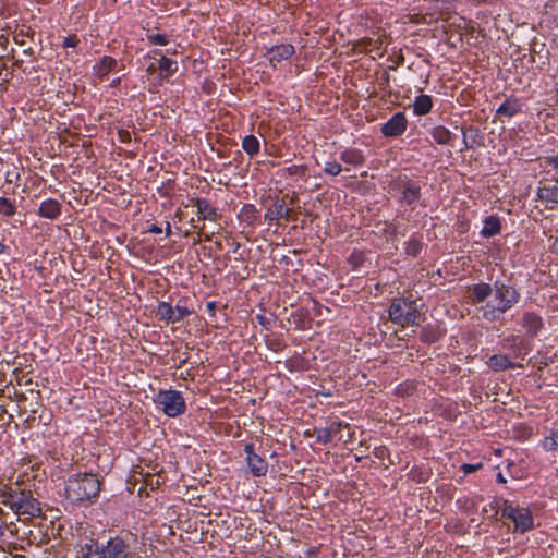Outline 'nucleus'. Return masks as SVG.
<instances>
[{"label": "nucleus", "mask_w": 558, "mask_h": 558, "mask_svg": "<svg viewBox=\"0 0 558 558\" xmlns=\"http://www.w3.org/2000/svg\"><path fill=\"white\" fill-rule=\"evenodd\" d=\"M494 299L487 303L483 311V317L486 320L494 322L499 319L506 312L511 310L521 298L520 292L509 279L508 282L496 280L493 290Z\"/></svg>", "instance_id": "f257e3e1"}, {"label": "nucleus", "mask_w": 558, "mask_h": 558, "mask_svg": "<svg viewBox=\"0 0 558 558\" xmlns=\"http://www.w3.org/2000/svg\"><path fill=\"white\" fill-rule=\"evenodd\" d=\"M99 490L100 482L90 473L73 475L65 483V495L72 502L93 501Z\"/></svg>", "instance_id": "f03ea898"}, {"label": "nucleus", "mask_w": 558, "mask_h": 558, "mask_svg": "<svg viewBox=\"0 0 558 558\" xmlns=\"http://www.w3.org/2000/svg\"><path fill=\"white\" fill-rule=\"evenodd\" d=\"M2 505L8 506L19 520L27 521L41 513L39 501L33 497L29 490H11L3 495Z\"/></svg>", "instance_id": "7ed1b4c3"}, {"label": "nucleus", "mask_w": 558, "mask_h": 558, "mask_svg": "<svg viewBox=\"0 0 558 558\" xmlns=\"http://www.w3.org/2000/svg\"><path fill=\"white\" fill-rule=\"evenodd\" d=\"M84 558H133V553L123 538L116 536L106 544L95 543L87 546Z\"/></svg>", "instance_id": "20e7f679"}, {"label": "nucleus", "mask_w": 558, "mask_h": 558, "mask_svg": "<svg viewBox=\"0 0 558 558\" xmlns=\"http://www.w3.org/2000/svg\"><path fill=\"white\" fill-rule=\"evenodd\" d=\"M389 318L401 326L420 325L421 313L415 301L399 298L393 299L389 306Z\"/></svg>", "instance_id": "39448f33"}, {"label": "nucleus", "mask_w": 558, "mask_h": 558, "mask_svg": "<svg viewBox=\"0 0 558 558\" xmlns=\"http://www.w3.org/2000/svg\"><path fill=\"white\" fill-rule=\"evenodd\" d=\"M155 402L170 417H175L185 411V401L177 390H160Z\"/></svg>", "instance_id": "423d86ee"}, {"label": "nucleus", "mask_w": 558, "mask_h": 558, "mask_svg": "<svg viewBox=\"0 0 558 558\" xmlns=\"http://www.w3.org/2000/svg\"><path fill=\"white\" fill-rule=\"evenodd\" d=\"M407 125L408 121L404 113L397 112L385 124H383L381 133L386 137H396L405 131Z\"/></svg>", "instance_id": "0eeeda50"}, {"label": "nucleus", "mask_w": 558, "mask_h": 558, "mask_svg": "<svg viewBox=\"0 0 558 558\" xmlns=\"http://www.w3.org/2000/svg\"><path fill=\"white\" fill-rule=\"evenodd\" d=\"M248 468L254 476H265L268 471V463L254 452V445L247 444L244 447Z\"/></svg>", "instance_id": "6e6552de"}, {"label": "nucleus", "mask_w": 558, "mask_h": 558, "mask_svg": "<svg viewBox=\"0 0 558 558\" xmlns=\"http://www.w3.org/2000/svg\"><path fill=\"white\" fill-rule=\"evenodd\" d=\"M399 189L401 190V201L408 205H412L421 197V187L411 180L404 178L398 181Z\"/></svg>", "instance_id": "1a4fd4ad"}, {"label": "nucleus", "mask_w": 558, "mask_h": 558, "mask_svg": "<svg viewBox=\"0 0 558 558\" xmlns=\"http://www.w3.org/2000/svg\"><path fill=\"white\" fill-rule=\"evenodd\" d=\"M265 219L272 221L284 219L286 221H296V217L292 215V209L286 207L284 201L276 202L265 214Z\"/></svg>", "instance_id": "9d476101"}, {"label": "nucleus", "mask_w": 558, "mask_h": 558, "mask_svg": "<svg viewBox=\"0 0 558 558\" xmlns=\"http://www.w3.org/2000/svg\"><path fill=\"white\" fill-rule=\"evenodd\" d=\"M294 53V47L290 44L274 46L267 51L270 63L276 64L289 59Z\"/></svg>", "instance_id": "9b49d317"}, {"label": "nucleus", "mask_w": 558, "mask_h": 558, "mask_svg": "<svg viewBox=\"0 0 558 558\" xmlns=\"http://www.w3.org/2000/svg\"><path fill=\"white\" fill-rule=\"evenodd\" d=\"M494 284L481 282L469 288V298L472 303H483L493 294Z\"/></svg>", "instance_id": "f8f14e48"}, {"label": "nucleus", "mask_w": 558, "mask_h": 558, "mask_svg": "<svg viewBox=\"0 0 558 558\" xmlns=\"http://www.w3.org/2000/svg\"><path fill=\"white\" fill-rule=\"evenodd\" d=\"M522 322H523L522 323L523 327L526 329V332L531 337L536 336L538 330L543 326V322H542L541 316H538L537 314L532 313V312L524 313Z\"/></svg>", "instance_id": "ddd939ff"}, {"label": "nucleus", "mask_w": 558, "mask_h": 558, "mask_svg": "<svg viewBox=\"0 0 558 558\" xmlns=\"http://www.w3.org/2000/svg\"><path fill=\"white\" fill-rule=\"evenodd\" d=\"M61 213V204L52 198L44 201L38 209V214L41 217L56 219Z\"/></svg>", "instance_id": "4468645a"}, {"label": "nucleus", "mask_w": 558, "mask_h": 558, "mask_svg": "<svg viewBox=\"0 0 558 558\" xmlns=\"http://www.w3.org/2000/svg\"><path fill=\"white\" fill-rule=\"evenodd\" d=\"M195 206L197 207V213L199 214V219L202 220H216L218 217L216 208H214L209 202L205 198H196L193 199Z\"/></svg>", "instance_id": "2eb2a0df"}, {"label": "nucleus", "mask_w": 558, "mask_h": 558, "mask_svg": "<svg viewBox=\"0 0 558 558\" xmlns=\"http://www.w3.org/2000/svg\"><path fill=\"white\" fill-rule=\"evenodd\" d=\"M537 194L547 203L558 204V179L539 187Z\"/></svg>", "instance_id": "dca6fc26"}, {"label": "nucleus", "mask_w": 558, "mask_h": 558, "mask_svg": "<svg viewBox=\"0 0 558 558\" xmlns=\"http://www.w3.org/2000/svg\"><path fill=\"white\" fill-rule=\"evenodd\" d=\"M515 530L524 533L533 527V517L527 509H520L517 517L513 520Z\"/></svg>", "instance_id": "f3484780"}, {"label": "nucleus", "mask_w": 558, "mask_h": 558, "mask_svg": "<svg viewBox=\"0 0 558 558\" xmlns=\"http://www.w3.org/2000/svg\"><path fill=\"white\" fill-rule=\"evenodd\" d=\"M487 365L494 371L514 368L515 364L507 355L496 354L489 357Z\"/></svg>", "instance_id": "a211bd4d"}, {"label": "nucleus", "mask_w": 558, "mask_h": 558, "mask_svg": "<svg viewBox=\"0 0 558 558\" xmlns=\"http://www.w3.org/2000/svg\"><path fill=\"white\" fill-rule=\"evenodd\" d=\"M500 229H501V225H500L499 218L496 216H488L484 220L482 235L485 238L494 236L500 232Z\"/></svg>", "instance_id": "6ab92c4d"}, {"label": "nucleus", "mask_w": 558, "mask_h": 558, "mask_svg": "<svg viewBox=\"0 0 558 558\" xmlns=\"http://www.w3.org/2000/svg\"><path fill=\"white\" fill-rule=\"evenodd\" d=\"M433 100L428 95H420L413 104V111L417 116H424L432 109Z\"/></svg>", "instance_id": "aec40b11"}, {"label": "nucleus", "mask_w": 558, "mask_h": 558, "mask_svg": "<svg viewBox=\"0 0 558 558\" xmlns=\"http://www.w3.org/2000/svg\"><path fill=\"white\" fill-rule=\"evenodd\" d=\"M461 130L463 134V148L460 149L461 151L464 149L473 148L474 144H478L476 140L480 133L478 129L469 126L462 128Z\"/></svg>", "instance_id": "412c9836"}, {"label": "nucleus", "mask_w": 558, "mask_h": 558, "mask_svg": "<svg viewBox=\"0 0 558 558\" xmlns=\"http://www.w3.org/2000/svg\"><path fill=\"white\" fill-rule=\"evenodd\" d=\"M340 159L349 165L359 166L364 162V156L357 149H347L341 153Z\"/></svg>", "instance_id": "4be33fe9"}, {"label": "nucleus", "mask_w": 558, "mask_h": 558, "mask_svg": "<svg viewBox=\"0 0 558 558\" xmlns=\"http://www.w3.org/2000/svg\"><path fill=\"white\" fill-rule=\"evenodd\" d=\"M432 137L436 143L446 145L450 144L452 136L451 132L447 128L438 125L432 130Z\"/></svg>", "instance_id": "5701e85b"}, {"label": "nucleus", "mask_w": 558, "mask_h": 558, "mask_svg": "<svg viewBox=\"0 0 558 558\" xmlns=\"http://www.w3.org/2000/svg\"><path fill=\"white\" fill-rule=\"evenodd\" d=\"M242 148L251 157L259 151V141L254 135H246L242 141Z\"/></svg>", "instance_id": "b1692460"}, {"label": "nucleus", "mask_w": 558, "mask_h": 558, "mask_svg": "<svg viewBox=\"0 0 558 558\" xmlns=\"http://www.w3.org/2000/svg\"><path fill=\"white\" fill-rule=\"evenodd\" d=\"M174 313H175V311L170 303L161 302L158 304L157 315L159 316L160 319L175 323L174 322Z\"/></svg>", "instance_id": "393cba45"}, {"label": "nucleus", "mask_w": 558, "mask_h": 558, "mask_svg": "<svg viewBox=\"0 0 558 558\" xmlns=\"http://www.w3.org/2000/svg\"><path fill=\"white\" fill-rule=\"evenodd\" d=\"M441 337V332L433 327L423 328L421 340L425 343H434Z\"/></svg>", "instance_id": "a878e982"}, {"label": "nucleus", "mask_w": 558, "mask_h": 558, "mask_svg": "<svg viewBox=\"0 0 558 558\" xmlns=\"http://www.w3.org/2000/svg\"><path fill=\"white\" fill-rule=\"evenodd\" d=\"M117 65L116 59L111 57H104L98 64L97 73L99 76L107 75Z\"/></svg>", "instance_id": "bb28decb"}, {"label": "nucleus", "mask_w": 558, "mask_h": 558, "mask_svg": "<svg viewBox=\"0 0 558 558\" xmlns=\"http://www.w3.org/2000/svg\"><path fill=\"white\" fill-rule=\"evenodd\" d=\"M312 436H314L316 441L319 444H329L332 440L328 427L315 428L312 433Z\"/></svg>", "instance_id": "cd10ccee"}, {"label": "nucleus", "mask_w": 558, "mask_h": 558, "mask_svg": "<svg viewBox=\"0 0 558 558\" xmlns=\"http://www.w3.org/2000/svg\"><path fill=\"white\" fill-rule=\"evenodd\" d=\"M15 205L5 197H0V215L11 217L15 214Z\"/></svg>", "instance_id": "c85d7f7f"}, {"label": "nucleus", "mask_w": 558, "mask_h": 558, "mask_svg": "<svg viewBox=\"0 0 558 558\" xmlns=\"http://www.w3.org/2000/svg\"><path fill=\"white\" fill-rule=\"evenodd\" d=\"M518 105L509 101L504 102L497 110L499 116L512 117L518 112Z\"/></svg>", "instance_id": "c756f323"}, {"label": "nucleus", "mask_w": 558, "mask_h": 558, "mask_svg": "<svg viewBox=\"0 0 558 558\" xmlns=\"http://www.w3.org/2000/svg\"><path fill=\"white\" fill-rule=\"evenodd\" d=\"M422 250V243L416 239H411L409 242H407L405 245V253L410 256H417L421 253Z\"/></svg>", "instance_id": "7c9ffc66"}, {"label": "nucleus", "mask_w": 558, "mask_h": 558, "mask_svg": "<svg viewBox=\"0 0 558 558\" xmlns=\"http://www.w3.org/2000/svg\"><path fill=\"white\" fill-rule=\"evenodd\" d=\"M519 508L513 507L507 500L504 501V508L501 510V517L510 519L512 522L519 512Z\"/></svg>", "instance_id": "2f4dec72"}, {"label": "nucleus", "mask_w": 558, "mask_h": 558, "mask_svg": "<svg viewBox=\"0 0 558 558\" xmlns=\"http://www.w3.org/2000/svg\"><path fill=\"white\" fill-rule=\"evenodd\" d=\"M173 65H175V62L163 56L159 59V69L166 74H170L177 69L175 66L173 68Z\"/></svg>", "instance_id": "473e14b6"}, {"label": "nucleus", "mask_w": 558, "mask_h": 558, "mask_svg": "<svg viewBox=\"0 0 558 558\" xmlns=\"http://www.w3.org/2000/svg\"><path fill=\"white\" fill-rule=\"evenodd\" d=\"M342 171V167L340 163L336 161L326 162L324 167V172L329 175H338Z\"/></svg>", "instance_id": "72a5a7b5"}, {"label": "nucleus", "mask_w": 558, "mask_h": 558, "mask_svg": "<svg viewBox=\"0 0 558 558\" xmlns=\"http://www.w3.org/2000/svg\"><path fill=\"white\" fill-rule=\"evenodd\" d=\"M173 308L175 311V313H174V322L175 323L182 320L184 317H186L191 314V311L186 306L177 305Z\"/></svg>", "instance_id": "f704fd0d"}, {"label": "nucleus", "mask_w": 558, "mask_h": 558, "mask_svg": "<svg viewBox=\"0 0 558 558\" xmlns=\"http://www.w3.org/2000/svg\"><path fill=\"white\" fill-rule=\"evenodd\" d=\"M342 428H349V424L341 423V422H332L328 429L330 430V436L333 438V436L341 433Z\"/></svg>", "instance_id": "c9c22d12"}, {"label": "nucleus", "mask_w": 558, "mask_h": 558, "mask_svg": "<svg viewBox=\"0 0 558 558\" xmlns=\"http://www.w3.org/2000/svg\"><path fill=\"white\" fill-rule=\"evenodd\" d=\"M29 35V28H27L26 32H24L23 29H21L19 33H16L14 35V41L15 44L20 45V46H25L26 45V41H25V36H28Z\"/></svg>", "instance_id": "e433bc0d"}, {"label": "nucleus", "mask_w": 558, "mask_h": 558, "mask_svg": "<svg viewBox=\"0 0 558 558\" xmlns=\"http://www.w3.org/2000/svg\"><path fill=\"white\" fill-rule=\"evenodd\" d=\"M283 171L286 173H288L289 175H302V174H304L303 168L300 167V166H296V165L288 167V168L283 169Z\"/></svg>", "instance_id": "4c0bfd02"}, {"label": "nucleus", "mask_w": 558, "mask_h": 558, "mask_svg": "<svg viewBox=\"0 0 558 558\" xmlns=\"http://www.w3.org/2000/svg\"><path fill=\"white\" fill-rule=\"evenodd\" d=\"M77 44H78V39L75 36H68L64 39L63 46L66 48H70V47L73 48V47H76Z\"/></svg>", "instance_id": "58836bf2"}, {"label": "nucleus", "mask_w": 558, "mask_h": 558, "mask_svg": "<svg viewBox=\"0 0 558 558\" xmlns=\"http://www.w3.org/2000/svg\"><path fill=\"white\" fill-rule=\"evenodd\" d=\"M150 40H151V43H154L156 45H166L167 44L166 36L161 35V34L151 36Z\"/></svg>", "instance_id": "ea45409f"}, {"label": "nucleus", "mask_w": 558, "mask_h": 558, "mask_svg": "<svg viewBox=\"0 0 558 558\" xmlns=\"http://www.w3.org/2000/svg\"><path fill=\"white\" fill-rule=\"evenodd\" d=\"M481 466H482V464H466L465 463L462 465V469L468 474V473H472V472L478 470Z\"/></svg>", "instance_id": "a19ab883"}, {"label": "nucleus", "mask_w": 558, "mask_h": 558, "mask_svg": "<svg viewBox=\"0 0 558 558\" xmlns=\"http://www.w3.org/2000/svg\"><path fill=\"white\" fill-rule=\"evenodd\" d=\"M3 510L0 508V537L3 536L4 530L8 526V523L2 520Z\"/></svg>", "instance_id": "79ce46f5"}, {"label": "nucleus", "mask_w": 558, "mask_h": 558, "mask_svg": "<svg viewBox=\"0 0 558 558\" xmlns=\"http://www.w3.org/2000/svg\"><path fill=\"white\" fill-rule=\"evenodd\" d=\"M545 446H546L548 449L554 450V449H556V448H557V446H558V445H557L556 440L551 438V439H546V441H545Z\"/></svg>", "instance_id": "37998d69"}, {"label": "nucleus", "mask_w": 558, "mask_h": 558, "mask_svg": "<svg viewBox=\"0 0 558 558\" xmlns=\"http://www.w3.org/2000/svg\"><path fill=\"white\" fill-rule=\"evenodd\" d=\"M206 307H207L208 312L210 313V315L214 316L215 315V310L217 307L216 302H208Z\"/></svg>", "instance_id": "c03bdc74"}, {"label": "nucleus", "mask_w": 558, "mask_h": 558, "mask_svg": "<svg viewBox=\"0 0 558 558\" xmlns=\"http://www.w3.org/2000/svg\"><path fill=\"white\" fill-rule=\"evenodd\" d=\"M149 232L151 233H155V234H159L162 232V229L156 225H153L150 228H149Z\"/></svg>", "instance_id": "a18cd8bd"}, {"label": "nucleus", "mask_w": 558, "mask_h": 558, "mask_svg": "<svg viewBox=\"0 0 558 558\" xmlns=\"http://www.w3.org/2000/svg\"><path fill=\"white\" fill-rule=\"evenodd\" d=\"M372 43H373L372 39L364 38V39L361 40L360 46L363 47V48H367V46L371 45Z\"/></svg>", "instance_id": "49530a36"}, {"label": "nucleus", "mask_w": 558, "mask_h": 558, "mask_svg": "<svg viewBox=\"0 0 558 558\" xmlns=\"http://www.w3.org/2000/svg\"><path fill=\"white\" fill-rule=\"evenodd\" d=\"M496 480L498 483H501V484L506 483V478L504 477L502 473H500V472L497 474Z\"/></svg>", "instance_id": "de8ad7c7"}, {"label": "nucleus", "mask_w": 558, "mask_h": 558, "mask_svg": "<svg viewBox=\"0 0 558 558\" xmlns=\"http://www.w3.org/2000/svg\"><path fill=\"white\" fill-rule=\"evenodd\" d=\"M24 53L28 54V56H33L34 54V50L32 49V47H27V48L24 49Z\"/></svg>", "instance_id": "09e8293b"}, {"label": "nucleus", "mask_w": 558, "mask_h": 558, "mask_svg": "<svg viewBox=\"0 0 558 558\" xmlns=\"http://www.w3.org/2000/svg\"><path fill=\"white\" fill-rule=\"evenodd\" d=\"M403 62H404V57L403 56H399L398 59H397V64L401 65V64H403Z\"/></svg>", "instance_id": "8fccbe9b"}, {"label": "nucleus", "mask_w": 558, "mask_h": 558, "mask_svg": "<svg viewBox=\"0 0 558 558\" xmlns=\"http://www.w3.org/2000/svg\"><path fill=\"white\" fill-rule=\"evenodd\" d=\"M233 245H234L233 246V252L236 253L238 250L240 248L241 244L239 242H235V243H233Z\"/></svg>", "instance_id": "3c124183"}, {"label": "nucleus", "mask_w": 558, "mask_h": 558, "mask_svg": "<svg viewBox=\"0 0 558 558\" xmlns=\"http://www.w3.org/2000/svg\"><path fill=\"white\" fill-rule=\"evenodd\" d=\"M166 233H167V235H170V233H171V226L169 222H167Z\"/></svg>", "instance_id": "603ef678"}, {"label": "nucleus", "mask_w": 558, "mask_h": 558, "mask_svg": "<svg viewBox=\"0 0 558 558\" xmlns=\"http://www.w3.org/2000/svg\"><path fill=\"white\" fill-rule=\"evenodd\" d=\"M555 252L558 254V238L554 242Z\"/></svg>", "instance_id": "864d4df0"}, {"label": "nucleus", "mask_w": 558, "mask_h": 558, "mask_svg": "<svg viewBox=\"0 0 558 558\" xmlns=\"http://www.w3.org/2000/svg\"><path fill=\"white\" fill-rule=\"evenodd\" d=\"M123 136H130L128 132H120V137L123 140Z\"/></svg>", "instance_id": "5fc2aeb1"}, {"label": "nucleus", "mask_w": 558, "mask_h": 558, "mask_svg": "<svg viewBox=\"0 0 558 558\" xmlns=\"http://www.w3.org/2000/svg\"><path fill=\"white\" fill-rule=\"evenodd\" d=\"M4 251V245L0 242V253Z\"/></svg>", "instance_id": "6e6d98bb"}, {"label": "nucleus", "mask_w": 558, "mask_h": 558, "mask_svg": "<svg viewBox=\"0 0 558 558\" xmlns=\"http://www.w3.org/2000/svg\"><path fill=\"white\" fill-rule=\"evenodd\" d=\"M518 339H519V337H514V336L511 337L512 342H515Z\"/></svg>", "instance_id": "4d7b16f0"}, {"label": "nucleus", "mask_w": 558, "mask_h": 558, "mask_svg": "<svg viewBox=\"0 0 558 558\" xmlns=\"http://www.w3.org/2000/svg\"><path fill=\"white\" fill-rule=\"evenodd\" d=\"M204 239H205V241H209L210 240V235L205 234Z\"/></svg>", "instance_id": "13d9d810"}, {"label": "nucleus", "mask_w": 558, "mask_h": 558, "mask_svg": "<svg viewBox=\"0 0 558 558\" xmlns=\"http://www.w3.org/2000/svg\"><path fill=\"white\" fill-rule=\"evenodd\" d=\"M199 235H201V234L198 233V238H194V243H196V242H199V241H201Z\"/></svg>", "instance_id": "bf43d9fd"}, {"label": "nucleus", "mask_w": 558, "mask_h": 558, "mask_svg": "<svg viewBox=\"0 0 558 558\" xmlns=\"http://www.w3.org/2000/svg\"><path fill=\"white\" fill-rule=\"evenodd\" d=\"M199 235H201V234L198 233V238H194V243H196V242H199V241H201Z\"/></svg>", "instance_id": "052dcab7"}, {"label": "nucleus", "mask_w": 558, "mask_h": 558, "mask_svg": "<svg viewBox=\"0 0 558 558\" xmlns=\"http://www.w3.org/2000/svg\"><path fill=\"white\" fill-rule=\"evenodd\" d=\"M385 81H386V85H388V83H389V76L388 75H386Z\"/></svg>", "instance_id": "680f3d73"}, {"label": "nucleus", "mask_w": 558, "mask_h": 558, "mask_svg": "<svg viewBox=\"0 0 558 558\" xmlns=\"http://www.w3.org/2000/svg\"><path fill=\"white\" fill-rule=\"evenodd\" d=\"M383 84H386V81H383V83H379L380 88L383 89Z\"/></svg>", "instance_id": "e2e57ef3"}, {"label": "nucleus", "mask_w": 558, "mask_h": 558, "mask_svg": "<svg viewBox=\"0 0 558 558\" xmlns=\"http://www.w3.org/2000/svg\"><path fill=\"white\" fill-rule=\"evenodd\" d=\"M383 84H386V81H383V83H379L380 88L383 89Z\"/></svg>", "instance_id": "0e129e2a"}, {"label": "nucleus", "mask_w": 558, "mask_h": 558, "mask_svg": "<svg viewBox=\"0 0 558 558\" xmlns=\"http://www.w3.org/2000/svg\"><path fill=\"white\" fill-rule=\"evenodd\" d=\"M216 245H217V247H219V248L221 247V243H220V242H216Z\"/></svg>", "instance_id": "69168bd1"}, {"label": "nucleus", "mask_w": 558, "mask_h": 558, "mask_svg": "<svg viewBox=\"0 0 558 558\" xmlns=\"http://www.w3.org/2000/svg\"><path fill=\"white\" fill-rule=\"evenodd\" d=\"M295 201V197H292L291 201H290V204H293Z\"/></svg>", "instance_id": "338daca9"}, {"label": "nucleus", "mask_w": 558, "mask_h": 558, "mask_svg": "<svg viewBox=\"0 0 558 558\" xmlns=\"http://www.w3.org/2000/svg\"><path fill=\"white\" fill-rule=\"evenodd\" d=\"M258 318H259L260 323H264V317L259 316Z\"/></svg>", "instance_id": "774afa93"}]
</instances>
